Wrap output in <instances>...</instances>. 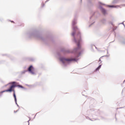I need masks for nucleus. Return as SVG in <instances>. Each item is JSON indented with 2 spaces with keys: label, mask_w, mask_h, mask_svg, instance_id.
<instances>
[{
  "label": "nucleus",
  "mask_w": 125,
  "mask_h": 125,
  "mask_svg": "<svg viewBox=\"0 0 125 125\" xmlns=\"http://www.w3.org/2000/svg\"><path fill=\"white\" fill-rule=\"evenodd\" d=\"M100 68H101V65L99 66V67L96 69V71H98Z\"/></svg>",
  "instance_id": "423d86ee"
},
{
  "label": "nucleus",
  "mask_w": 125,
  "mask_h": 125,
  "mask_svg": "<svg viewBox=\"0 0 125 125\" xmlns=\"http://www.w3.org/2000/svg\"><path fill=\"white\" fill-rule=\"evenodd\" d=\"M102 12H103L104 14H105V13H106V10L104 9H102Z\"/></svg>",
  "instance_id": "39448f33"
},
{
  "label": "nucleus",
  "mask_w": 125,
  "mask_h": 125,
  "mask_svg": "<svg viewBox=\"0 0 125 125\" xmlns=\"http://www.w3.org/2000/svg\"><path fill=\"white\" fill-rule=\"evenodd\" d=\"M109 7H114V6H109Z\"/></svg>",
  "instance_id": "9d476101"
},
{
  "label": "nucleus",
  "mask_w": 125,
  "mask_h": 125,
  "mask_svg": "<svg viewBox=\"0 0 125 125\" xmlns=\"http://www.w3.org/2000/svg\"><path fill=\"white\" fill-rule=\"evenodd\" d=\"M75 32L72 33V36H73V37H74V36H75Z\"/></svg>",
  "instance_id": "1a4fd4ad"
},
{
  "label": "nucleus",
  "mask_w": 125,
  "mask_h": 125,
  "mask_svg": "<svg viewBox=\"0 0 125 125\" xmlns=\"http://www.w3.org/2000/svg\"><path fill=\"white\" fill-rule=\"evenodd\" d=\"M75 60L74 59H61V61L62 62L63 64H65L66 63H68V62H70V61H73Z\"/></svg>",
  "instance_id": "7ed1b4c3"
},
{
  "label": "nucleus",
  "mask_w": 125,
  "mask_h": 125,
  "mask_svg": "<svg viewBox=\"0 0 125 125\" xmlns=\"http://www.w3.org/2000/svg\"><path fill=\"white\" fill-rule=\"evenodd\" d=\"M9 84H12V85L10 86L9 88L0 92V93H3V92H12V91H13V97L16 103H17V99H16V95L15 94V90H14V87H16V86H17V85H16V82H11L9 83Z\"/></svg>",
  "instance_id": "f257e3e1"
},
{
  "label": "nucleus",
  "mask_w": 125,
  "mask_h": 125,
  "mask_svg": "<svg viewBox=\"0 0 125 125\" xmlns=\"http://www.w3.org/2000/svg\"><path fill=\"white\" fill-rule=\"evenodd\" d=\"M77 38H78L79 40L77 41L76 39H74V42H75L77 43V46L78 49L81 48V44H80V42H81V33H79L77 35Z\"/></svg>",
  "instance_id": "f03ea898"
},
{
  "label": "nucleus",
  "mask_w": 125,
  "mask_h": 125,
  "mask_svg": "<svg viewBox=\"0 0 125 125\" xmlns=\"http://www.w3.org/2000/svg\"><path fill=\"white\" fill-rule=\"evenodd\" d=\"M74 30H78V27H74Z\"/></svg>",
  "instance_id": "6e6552de"
},
{
  "label": "nucleus",
  "mask_w": 125,
  "mask_h": 125,
  "mask_svg": "<svg viewBox=\"0 0 125 125\" xmlns=\"http://www.w3.org/2000/svg\"><path fill=\"white\" fill-rule=\"evenodd\" d=\"M18 86L19 87H21V88H24V87H23L22 85H18Z\"/></svg>",
  "instance_id": "0eeeda50"
},
{
  "label": "nucleus",
  "mask_w": 125,
  "mask_h": 125,
  "mask_svg": "<svg viewBox=\"0 0 125 125\" xmlns=\"http://www.w3.org/2000/svg\"><path fill=\"white\" fill-rule=\"evenodd\" d=\"M28 71H29L31 74L34 75L35 74V68L32 65H30L28 69Z\"/></svg>",
  "instance_id": "20e7f679"
}]
</instances>
